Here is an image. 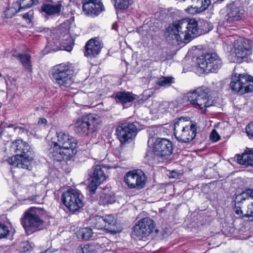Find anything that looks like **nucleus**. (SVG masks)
<instances>
[{
  "label": "nucleus",
  "mask_w": 253,
  "mask_h": 253,
  "mask_svg": "<svg viewBox=\"0 0 253 253\" xmlns=\"http://www.w3.org/2000/svg\"><path fill=\"white\" fill-rule=\"evenodd\" d=\"M213 28L211 23L207 21L198 22L194 19H183L169 25L165 35L168 40H175L177 42H187L190 40L211 31Z\"/></svg>",
  "instance_id": "f257e3e1"
},
{
  "label": "nucleus",
  "mask_w": 253,
  "mask_h": 253,
  "mask_svg": "<svg viewBox=\"0 0 253 253\" xmlns=\"http://www.w3.org/2000/svg\"><path fill=\"white\" fill-rule=\"evenodd\" d=\"M13 146L16 155L9 158L7 162L13 167L32 170L34 154L31 146L22 140L16 141Z\"/></svg>",
  "instance_id": "f03ea898"
},
{
  "label": "nucleus",
  "mask_w": 253,
  "mask_h": 253,
  "mask_svg": "<svg viewBox=\"0 0 253 253\" xmlns=\"http://www.w3.org/2000/svg\"><path fill=\"white\" fill-rule=\"evenodd\" d=\"M196 125L186 118L181 117L174 124V134L177 140L182 143H189L196 136Z\"/></svg>",
  "instance_id": "7ed1b4c3"
},
{
  "label": "nucleus",
  "mask_w": 253,
  "mask_h": 253,
  "mask_svg": "<svg viewBox=\"0 0 253 253\" xmlns=\"http://www.w3.org/2000/svg\"><path fill=\"white\" fill-rule=\"evenodd\" d=\"M43 211L42 209L32 207L24 213L21 223L27 234L30 235L42 228Z\"/></svg>",
  "instance_id": "20e7f679"
},
{
  "label": "nucleus",
  "mask_w": 253,
  "mask_h": 253,
  "mask_svg": "<svg viewBox=\"0 0 253 253\" xmlns=\"http://www.w3.org/2000/svg\"><path fill=\"white\" fill-rule=\"evenodd\" d=\"M75 132L82 136L96 131L101 126L100 119L96 115L88 114L77 119L74 124Z\"/></svg>",
  "instance_id": "39448f33"
},
{
  "label": "nucleus",
  "mask_w": 253,
  "mask_h": 253,
  "mask_svg": "<svg viewBox=\"0 0 253 253\" xmlns=\"http://www.w3.org/2000/svg\"><path fill=\"white\" fill-rule=\"evenodd\" d=\"M187 98L190 104L197 109H205L214 103L213 100L209 95V89L203 86L188 92Z\"/></svg>",
  "instance_id": "423d86ee"
},
{
  "label": "nucleus",
  "mask_w": 253,
  "mask_h": 253,
  "mask_svg": "<svg viewBox=\"0 0 253 253\" xmlns=\"http://www.w3.org/2000/svg\"><path fill=\"white\" fill-rule=\"evenodd\" d=\"M52 75L55 83L62 88L69 87L74 82L73 70L64 63L55 66Z\"/></svg>",
  "instance_id": "0eeeda50"
},
{
  "label": "nucleus",
  "mask_w": 253,
  "mask_h": 253,
  "mask_svg": "<svg viewBox=\"0 0 253 253\" xmlns=\"http://www.w3.org/2000/svg\"><path fill=\"white\" fill-rule=\"evenodd\" d=\"M196 62L199 67L207 73H216L223 64L221 58L215 52L202 54L197 58Z\"/></svg>",
  "instance_id": "6e6552de"
},
{
  "label": "nucleus",
  "mask_w": 253,
  "mask_h": 253,
  "mask_svg": "<svg viewBox=\"0 0 253 253\" xmlns=\"http://www.w3.org/2000/svg\"><path fill=\"white\" fill-rule=\"evenodd\" d=\"M232 91L244 94L253 91V78L246 74L233 73L230 84Z\"/></svg>",
  "instance_id": "1a4fd4ad"
},
{
  "label": "nucleus",
  "mask_w": 253,
  "mask_h": 253,
  "mask_svg": "<svg viewBox=\"0 0 253 253\" xmlns=\"http://www.w3.org/2000/svg\"><path fill=\"white\" fill-rule=\"evenodd\" d=\"M83 196L77 189H70L61 195V201L73 212L78 211L84 206Z\"/></svg>",
  "instance_id": "9d476101"
},
{
  "label": "nucleus",
  "mask_w": 253,
  "mask_h": 253,
  "mask_svg": "<svg viewBox=\"0 0 253 253\" xmlns=\"http://www.w3.org/2000/svg\"><path fill=\"white\" fill-rule=\"evenodd\" d=\"M155 227L154 221L149 217H145L139 220L132 227V235L143 239L148 237Z\"/></svg>",
  "instance_id": "9b49d317"
},
{
  "label": "nucleus",
  "mask_w": 253,
  "mask_h": 253,
  "mask_svg": "<svg viewBox=\"0 0 253 253\" xmlns=\"http://www.w3.org/2000/svg\"><path fill=\"white\" fill-rule=\"evenodd\" d=\"M153 151L155 155L164 161L168 159L173 151L172 142L166 138H157L154 143Z\"/></svg>",
  "instance_id": "f8f14e48"
},
{
  "label": "nucleus",
  "mask_w": 253,
  "mask_h": 253,
  "mask_svg": "<svg viewBox=\"0 0 253 253\" xmlns=\"http://www.w3.org/2000/svg\"><path fill=\"white\" fill-rule=\"evenodd\" d=\"M52 139L54 140L52 142L56 143L58 146L61 147L66 152L70 150L72 152V156L77 153V141L74 137L70 136L68 133L62 131L56 132V137Z\"/></svg>",
  "instance_id": "ddd939ff"
},
{
  "label": "nucleus",
  "mask_w": 253,
  "mask_h": 253,
  "mask_svg": "<svg viewBox=\"0 0 253 253\" xmlns=\"http://www.w3.org/2000/svg\"><path fill=\"white\" fill-rule=\"evenodd\" d=\"M124 180L129 188L140 189L145 185L146 177L142 170L136 169L127 172L124 176Z\"/></svg>",
  "instance_id": "4468645a"
},
{
  "label": "nucleus",
  "mask_w": 253,
  "mask_h": 253,
  "mask_svg": "<svg viewBox=\"0 0 253 253\" xmlns=\"http://www.w3.org/2000/svg\"><path fill=\"white\" fill-rule=\"evenodd\" d=\"M105 168L102 165H96L92 168L90 172V181L87 186L90 194H94L97 187L106 179V175L103 169Z\"/></svg>",
  "instance_id": "2eb2a0df"
},
{
  "label": "nucleus",
  "mask_w": 253,
  "mask_h": 253,
  "mask_svg": "<svg viewBox=\"0 0 253 253\" xmlns=\"http://www.w3.org/2000/svg\"><path fill=\"white\" fill-rule=\"evenodd\" d=\"M136 123L121 124L116 128V134L121 143H125L134 137L137 133Z\"/></svg>",
  "instance_id": "dca6fc26"
},
{
  "label": "nucleus",
  "mask_w": 253,
  "mask_h": 253,
  "mask_svg": "<svg viewBox=\"0 0 253 253\" xmlns=\"http://www.w3.org/2000/svg\"><path fill=\"white\" fill-rule=\"evenodd\" d=\"M53 34V40L60 42L65 50L71 51L72 50L73 41L66 28L59 27L54 30Z\"/></svg>",
  "instance_id": "f3484780"
},
{
  "label": "nucleus",
  "mask_w": 253,
  "mask_h": 253,
  "mask_svg": "<svg viewBox=\"0 0 253 253\" xmlns=\"http://www.w3.org/2000/svg\"><path fill=\"white\" fill-rule=\"evenodd\" d=\"M48 147L47 151L48 156L54 161H68L73 157L70 150L66 152L54 142L51 141L49 144Z\"/></svg>",
  "instance_id": "a211bd4d"
},
{
  "label": "nucleus",
  "mask_w": 253,
  "mask_h": 253,
  "mask_svg": "<svg viewBox=\"0 0 253 253\" xmlns=\"http://www.w3.org/2000/svg\"><path fill=\"white\" fill-rule=\"evenodd\" d=\"M83 11L86 15L97 16L104 8L101 0H83Z\"/></svg>",
  "instance_id": "6ab92c4d"
},
{
  "label": "nucleus",
  "mask_w": 253,
  "mask_h": 253,
  "mask_svg": "<svg viewBox=\"0 0 253 253\" xmlns=\"http://www.w3.org/2000/svg\"><path fill=\"white\" fill-rule=\"evenodd\" d=\"M244 10L242 7L236 5L235 3L230 5V11L227 13V23L229 24H235L240 21L244 17Z\"/></svg>",
  "instance_id": "aec40b11"
},
{
  "label": "nucleus",
  "mask_w": 253,
  "mask_h": 253,
  "mask_svg": "<svg viewBox=\"0 0 253 253\" xmlns=\"http://www.w3.org/2000/svg\"><path fill=\"white\" fill-rule=\"evenodd\" d=\"M85 47V56L93 58L99 54L102 46L99 40L91 39L86 42Z\"/></svg>",
  "instance_id": "412c9836"
},
{
  "label": "nucleus",
  "mask_w": 253,
  "mask_h": 253,
  "mask_svg": "<svg viewBox=\"0 0 253 253\" xmlns=\"http://www.w3.org/2000/svg\"><path fill=\"white\" fill-rule=\"evenodd\" d=\"M253 195V189H248L243 192L241 194L238 195L236 197L234 200V211L235 213L239 217H244L246 215L243 214V211L241 210V204L243 201H245L247 199L248 196Z\"/></svg>",
  "instance_id": "4be33fe9"
},
{
  "label": "nucleus",
  "mask_w": 253,
  "mask_h": 253,
  "mask_svg": "<svg viewBox=\"0 0 253 253\" xmlns=\"http://www.w3.org/2000/svg\"><path fill=\"white\" fill-rule=\"evenodd\" d=\"M103 218L105 224V230L111 233H116L120 231V224L113 215H105Z\"/></svg>",
  "instance_id": "5701e85b"
},
{
  "label": "nucleus",
  "mask_w": 253,
  "mask_h": 253,
  "mask_svg": "<svg viewBox=\"0 0 253 253\" xmlns=\"http://www.w3.org/2000/svg\"><path fill=\"white\" fill-rule=\"evenodd\" d=\"M112 97L115 99L117 103L124 104L133 101L135 99V95L128 91H118L115 92Z\"/></svg>",
  "instance_id": "b1692460"
},
{
  "label": "nucleus",
  "mask_w": 253,
  "mask_h": 253,
  "mask_svg": "<svg viewBox=\"0 0 253 253\" xmlns=\"http://www.w3.org/2000/svg\"><path fill=\"white\" fill-rule=\"evenodd\" d=\"M237 160L241 165L253 166V149L247 148L242 155H237Z\"/></svg>",
  "instance_id": "393cba45"
},
{
  "label": "nucleus",
  "mask_w": 253,
  "mask_h": 253,
  "mask_svg": "<svg viewBox=\"0 0 253 253\" xmlns=\"http://www.w3.org/2000/svg\"><path fill=\"white\" fill-rule=\"evenodd\" d=\"M62 4L59 2L56 5L50 3H44L41 6V10L47 15H58L61 11Z\"/></svg>",
  "instance_id": "a878e982"
},
{
  "label": "nucleus",
  "mask_w": 253,
  "mask_h": 253,
  "mask_svg": "<svg viewBox=\"0 0 253 253\" xmlns=\"http://www.w3.org/2000/svg\"><path fill=\"white\" fill-rule=\"evenodd\" d=\"M235 53L237 61L241 62L247 61L248 56L251 54V50L250 48L244 47L242 45H239L235 48Z\"/></svg>",
  "instance_id": "bb28decb"
},
{
  "label": "nucleus",
  "mask_w": 253,
  "mask_h": 253,
  "mask_svg": "<svg viewBox=\"0 0 253 253\" xmlns=\"http://www.w3.org/2000/svg\"><path fill=\"white\" fill-rule=\"evenodd\" d=\"M17 58L20 61L24 67L29 72L32 70L31 56L28 54H18Z\"/></svg>",
  "instance_id": "cd10ccee"
},
{
  "label": "nucleus",
  "mask_w": 253,
  "mask_h": 253,
  "mask_svg": "<svg viewBox=\"0 0 253 253\" xmlns=\"http://www.w3.org/2000/svg\"><path fill=\"white\" fill-rule=\"evenodd\" d=\"M115 201V197L110 193H101L98 199L100 205H106L111 204Z\"/></svg>",
  "instance_id": "c85d7f7f"
},
{
  "label": "nucleus",
  "mask_w": 253,
  "mask_h": 253,
  "mask_svg": "<svg viewBox=\"0 0 253 253\" xmlns=\"http://www.w3.org/2000/svg\"><path fill=\"white\" fill-rule=\"evenodd\" d=\"M12 128L14 131L17 134L26 133L28 135H34L35 134V131L31 130L29 128H25V127L21 126H17L15 125L9 124L7 126H5V128Z\"/></svg>",
  "instance_id": "c756f323"
},
{
  "label": "nucleus",
  "mask_w": 253,
  "mask_h": 253,
  "mask_svg": "<svg viewBox=\"0 0 253 253\" xmlns=\"http://www.w3.org/2000/svg\"><path fill=\"white\" fill-rule=\"evenodd\" d=\"M39 2V0H20L19 2L16 4V6H18L19 11H22Z\"/></svg>",
  "instance_id": "7c9ffc66"
},
{
  "label": "nucleus",
  "mask_w": 253,
  "mask_h": 253,
  "mask_svg": "<svg viewBox=\"0 0 253 253\" xmlns=\"http://www.w3.org/2000/svg\"><path fill=\"white\" fill-rule=\"evenodd\" d=\"M45 51L47 53L57 51L59 50H64L61 45V44L58 41L53 40V42H48L45 48Z\"/></svg>",
  "instance_id": "2f4dec72"
},
{
  "label": "nucleus",
  "mask_w": 253,
  "mask_h": 253,
  "mask_svg": "<svg viewBox=\"0 0 253 253\" xmlns=\"http://www.w3.org/2000/svg\"><path fill=\"white\" fill-rule=\"evenodd\" d=\"M92 235V230L89 227L81 228L77 231L78 237L85 240L90 239Z\"/></svg>",
  "instance_id": "473e14b6"
},
{
  "label": "nucleus",
  "mask_w": 253,
  "mask_h": 253,
  "mask_svg": "<svg viewBox=\"0 0 253 253\" xmlns=\"http://www.w3.org/2000/svg\"><path fill=\"white\" fill-rule=\"evenodd\" d=\"M91 224L93 227L97 229L105 230V224L103 216H95L91 219Z\"/></svg>",
  "instance_id": "72a5a7b5"
},
{
  "label": "nucleus",
  "mask_w": 253,
  "mask_h": 253,
  "mask_svg": "<svg viewBox=\"0 0 253 253\" xmlns=\"http://www.w3.org/2000/svg\"><path fill=\"white\" fill-rule=\"evenodd\" d=\"M77 253H95V248L92 244L81 245L78 248Z\"/></svg>",
  "instance_id": "f704fd0d"
},
{
  "label": "nucleus",
  "mask_w": 253,
  "mask_h": 253,
  "mask_svg": "<svg viewBox=\"0 0 253 253\" xmlns=\"http://www.w3.org/2000/svg\"><path fill=\"white\" fill-rule=\"evenodd\" d=\"M131 0H115L114 6L117 10L126 9L131 3Z\"/></svg>",
  "instance_id": "c9c22d12"
},
{
  "label": "nucleus",
  "mask_w": 253,
  "mask_h": 253,
  "mask_svg": "<svg viewBox=\"0 0 253 253\" xmlns=\"http://www.w3.org/2000/svg\"><path fill=\"white\" fill-rule=\"evenodd\" d=\"M204 6H200L199 4H192L186 8L185 10L189 14H195L205 10L206 9H203L202 8H204Z\"/></svg>",
  "instance_id": "e433bc0d"
},
{
  "label": "nucleus",
  "mask_w": 253,
  "mask_h": 253,
  "mask_svg": "<svg viewBox=\"0 0 253 253\" xmlns=\"http://www.w3.org/2000/svg\"><path fill=\"white\" fill-rule=\"evenodd\" d=\"M173 82L172 78L162 77L156 81V84L161 86L168 87L170 86Z\"/></svg>",
  "instance_id": "4c0bfd02"
},
{
  "label": "nucleus",
  "mask_w": 253,
  "mask_h": 253,
  "mask_svg": "<svg viewBox=\"0 0 253 253\" xmlns=\"http://www.w3.org/2000/svg\"><path fill=\"white\" fill-rule=\"evenodd\" d=\"M183 1H191L193 2V4H199V5H201L204 6V8H202L203 9H207L210 4L211 3V0H182Z\"/></svg>",
  "instance_id": "58836bf2"
},
{
  "label": "nucleus",
  "mask_w": 253,
  "mask_h": 253,
  "mask_svg": "<svg viewBox=\"0 0 253 253\" xmlns=\"http://www.w3.org/2000/svg\"><path fill=\"white\" fill-rule=\"evenodd\" d=\"M20 12L19 8L17 9L16 7L14 6L10 7L6 9L4 11V16L6 18H9L14 16L16 13Z\"/></svg>",
  "instance_id": "ea45409f"
},
{
  "label": "nucleus",
  "mask_w": 253,
  "mask_h": 253,
  "mask_svg": "<svg viewBox=\"0 0 253 253\" xmlns=\"http://www.w3.org/2000/svg\"><path fill=\"white\" fill-rule=\"evenodd\" d=\"M249 198H251V200H253V201L251 202V204L248 205V210L245 215L246 217H252L253 218V195L248 196L247 199H249Z\"/></svg>",
  "instance_id": "a19ab883"
},
{
  "label": "nucleus",
  "mask_w": 253,
  "mask_h": 253,
  "mask_svg": "<svg viewBox=\"0 0 253 253\" xmlns=\"http://www.w3.org/2000/svg\"><path fill=\"white\" fill-rule=\"evenodd\" d=\"M8 227L0 223V239L6 237L9 234Z\"/></svg>",
  "instance_id": "79ce46f5"
},
{
  "label": "nucleus",
  "mask_w": 253,
  "mask_h": 253,
  "mask_svg": "<svg viewBox=\"0 0 253 253\" xmlns=\"http://www.w3.org/2000/svg\"><path fill=\"white\" fill-rule=\"evenodd\" d=\"M32 247L29 241H24L21 243L20 249L23 252L30 251Z\"/></svg>",
  "instance_id": "37998d69"
},
{
  "label": "nucleus",
  "mask_w": 253,
  "mask_h": 253,
  "mask_svg": "<svg viewBox=\"0 0 253 253\" xmlns=\"http://www.w3.org/2000/svg\"><path fill=\"white\" fill-rule=\"evenodd\" d=\"M5 81L6 85L9 86L11 89H13L16 86L15 80L8 76L5 78Z\"/></svg>",
  "instance_id": "c03bdc74"
},
{
  "label": "nucleus",
  "mask_w": 253,
  "mask_h": 253,
  "mask_svg": "<svg viewBox=\"0 0 253 253\" xmlns=\"http://www.w3.org/2000/svg\"><path fill=\"white\" fill-rule=\"evenodd\" d=\"M246 132L249 136L253 137V122L246 126Z\"/></svg>",
  "instance_id": "a18cd8bd"
},
{
  "label": "nucleus",
  "mask_w": 253,
  "mask_h": 253,
  "mask_svg": "<svg viewBox=\"0 0 253 253\" xmlns=\"http://www.w3.org/2000/svg\"><path fill=\"white\" fill-rule=\"evenodd\" d=\"M211 139L213 142H216L220 139V136L215 130H213L210 135Z\"/></svg>",
  "instance_id": "49530a36"
},
{
  "label": "nucleus",
  "mask_w": 253,
  "mask_h": 253,
  "mask_svg": "<svg viewBox=\"0 0 253 253\" xmlns=\"http://www.w3.org/2000/svg\"><path fill=\"white\" fill-rule=\"evenodd\" d=\"M34 14L33 10H30L29 12L25 13L23 15V17L25 19L31 20Z\"/></svg>",
  "instance_id": "de8ad7c7"
},
{
  "label": "nucleus",
  "mask_w": 253,
  "mask_h": 253,
  "mask_svg": "<svg viewBox=\"0 0 253 253\" xmlns=\"http://www.w3.org/2000/svg\"><path fill=\"white\" fill-rule=\"evenodd\" d=\"M47 121L44 118H40L38 121V125L45 126L46 124Z\"/></svg>",
  "instance_id": "09e8293b"
},
{
  "label": "nucleus",
  "mask_w": 253,
  "mask_h": 253,
  "mask_svg": "<svg viewBox=\"0 0 253 253\" xmlns=\"http://www.w3.org/2000/svg\"><path fill=\"white\" fill-rule=\"evenodd\" d=\"M36 126L34 125H32L31 126H29L28 127H26V128H29L31 130L35 131L36 132Z\"/></svg>",
  "instance_id": "8fccbe9b"
},
{
  "label": "nucleus",
  "mask_w": 253,
  "mask_h": 253,
  "mask_svg": "<svg viewBox=\"0 0 253 253\" xmlns=\"http://www.w3.org/2000/svg\"><path fill=\"white\" fill-rule=\"evenodd\" d=\"M112 29H114L115 30H117V25L115 23L113 25H112Z\"/></svg>",
  "instance_id": "3c124183"
},
{
  "label": "nucleus",
  "mask_w": 253,
  "mask_h": 253,
  "mask_svg": "<svg viewBox=\"0 0 253 253\" xmlns=\"http://www.w3.org/2000/svg\"><path fill=\"white\" fill-rule=\"evenodd\" d=\"M2 127H0V136H1L2 134Z\"/></svg>",
  "instance_id": "603ef678"
},
{
  "label": "nucleus",
  "mask_w": 253,
  "mask_h": 253,
  "mask_svg": "<svg viewBox=\"0 0 253 253\" xmlns=\"http://www.w3.org/2000/svg\"><path fill=\"white\" fill-rule=\"evenodd\" d=\"M2 77V74L0 73V78Z\"/></svg>",
  "instance_id": "864d4df0"
},
{
  "label": "nucleus",
  "mask_w": 253,
  "mask_h": 253,
  "mask_svg": "<svg viewBox=\"0 0 253 253\" xmlns=\"http://www.w3.org/2000/svg\"><path fill=\"white\" fill-rule=\"evenodd\" d=\"M45 252H49V249L47 250Z\"/></svg>",
  "instance_id": "5fc2aeb1"
},
{
  "label": "nucleus",
  "mask_w": 253,
  "mask_h": 253,
  "mask_svg": "<svg viewBox=\"0 0 253 253\" xmlns=\"http://www.w3.org/2000/svg\"><path fill=\"white\" fill-rule=\"evenodd\" d=\"M71 19L72 20V21H74V17L72 18Z\"/></svg>",
  "instance_id": "6e6d98bb"
}]
</instances>
